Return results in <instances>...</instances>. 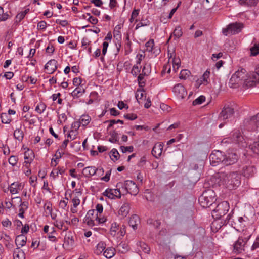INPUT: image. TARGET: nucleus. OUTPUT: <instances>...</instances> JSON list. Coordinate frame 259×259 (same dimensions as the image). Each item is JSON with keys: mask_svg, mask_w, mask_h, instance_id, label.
<instances>
[{"mask_svg": "<svg viewBox=\"0 0 259 259\" xmlns=\"http://www.w3.org/2000/svg\"><path fill=\"white\" fill-rule=\"evenodd\" d=\"M106 247V244L105 242L101 241L99 242L96 246L94 250V253L97 255H100L104 252Z\"/></svg>", "mask_w": 259, "mask_h": 259, "instance_id": "27", "label": "nucleus"}, {"mask_svg": "<svg viewBox=\"0 0 259 259\" xmlns=\"http://www.w3.org/2000/svg\"><path fill=\"white\" fill-rule=\"evenodd\" d=\"M56 233L54 228H52V231L48 234V238L49 240L52 242H56L57 239L56 237L53 235Z\"/></svg>", "mask_w": 259, "mask_h": 259, "instance_id": "51", "label": "nucleus"}, {"mask_svg": "<svg viewBox=\"0 0 259 259\" xmlns=\"http://www.w3.org/2000/svg\"><path fill=\"white\" fill-rule=\"evenodd\" d=\"M116 187L121 188L123 195L130 193L136 195L139 192V189L135 183L131 180H126L117 183Z\"/></svg>", "mask_w": 259, "mask_h": 259, "instance_id": "2", "label": "nucleus"}, {"mask_svg": "<svg viewBox=\"0 0 259 259\" xmlns=\"http://www.w3.org/2000/svg\"><path fill=\"white\" fill-rule=\"evenodd\" d=\"M14 136L17 140L22 141L24 137V134L21 129L18 128L14 131Z\"/></svg>", "mask_w": 259, "mask_h": 259, "instance_id": "38", "label": "nucleus"}, {"mask_svg": "<svg viewBox=\"0 0 259 259\" xmlns=\"http://www.w3.org/2000/svg\"><path fill=\"white\" fill-rule=\"evenodd\" d=\"M237 221L241 228L244 227L245 226L246 223L247 222V220H245V218L242 217H238Z\"/></svg>", "mask_w": 259, "mask_h": 259, "instance_id": "60", "label": "nucleus"}, {"mask_svg": "<svg viewBox=\"0 0 259 259\" xmlns=\"http://www.w3.org/2000/svg\"><path fill=\"white\" fill-rule=\"evenodd\" d=\"M229 204L227 201H223L219 203L212 211V217L220 219L224 216L229 210Z\"/></svg>", "mask_w": 259, "mask_h": 259, "instance_id": "5", "label": "nucleus"}, {"mask_svg": "<svg viewBox=\"0 0 259 259\" xmlns=\"http://www.w3.org/2000/svg\"><path fill=\"white\" fill-rule=\"evenodd\" d=\"M24 186V184L22 183L18 182L12 183L8 187V189L11 194H16L22 190Z\"/></svg>", "mask_w": 259, "mask_h": 259, "instance_id": "17", "label": "nucleus"}, {"mask_svg": "<svg viewBox=\"0 0 259 259\" xmlns=\"http://www.w3.org/2000/svg\"><path fill=\"white\" fill-rule=\"evenodd\" d=\"M98 219V214L95 210L92 209L88 211L86 214L83 222L90 227L96 225V219Z\"/></svg>", "mask_w": 259, "mask_h": 259, "instance_id": "10", "label": "nucleus"}, {"mask_svg": "<svg viewBox=\"0 0 259 259\" xmlns=\"http://www.w3.org/2000/svg\"><path fill=\"white\" fill-rule=\"evenodd\" d=\"M111 155L110 157H111V159L113 161H116L119 158V154L118 152V151L115 149H113L111 151Z\"/></svg>", "mask_w": 259, "mask_h": 259, "instance_id": "45", "label": "nucleus"}, {"mask_svg": "<svg viewBox=\"0 0 259 259\" xmlns=\"http://www.w3.org/2000/svg\"><path fill=\"white\" fill-rule=\"evenodd\" d=\"M55 48L51 44H49L48 47L46 49V52L48 55H52L54 52Z\"/></svg>", "mask_w": 259, "mask_h": 259, "instance_id": "59", "label": "nucleus"}, {"mask_svg": "<svg viewBox=\"0 0 259 259\" xmlns=\"http://www.w3.org/2000/svg\"><path fill=\"white\" fill-rule=\"evenodd\" d=\"M27 242V237L23 235H19L16 237L15 242L17 248H21L26 245Z\"/></svg>", "mask_w": 259, "mask_h": 259, "instance_id": "21", "label": "nucleus"}, {"mask_svg": "<svg viewBox=\"0 0 259 259\" xmlns=\"http://www.w3.org/2000/svg\"><path fill=\"white\" fill-rule=\"evenodd\" d=\"M14 259H25L24 252L20 248H16L13 251Z\"/></svg>", "mask_w": 259, "mask_h": 259, "instance_id": "26", "label": "nucleus"}, {"mask_svg": "<svg viewBox=\"0 0 259 259\" xmlns=\"http://www.w3.org/2000/svg\"><path fill=\"white\" fill-rule=\"evenodd\" d=\"M77 134L78 132H75V131L70 130L67 137L68 138H69L71 140H73L76 138Z\"/></svg>", "mask_w": 259, "mask_h": 259, "instance_id": "64", "label": "nucleus"}, {"mask_svg": "<svg viewBox=\"0 0 259 259\" xmlns=\"http://www.w3.org/2000/svg\"><path fill=\"white\" fill-rule=\"evenodd\" d=\"M164 144L163 143H157L154 146L151 153L154 157L158 158L161 155Z\"/></svg>", "mask_w": 259, "mask_h": 259, "instance_id": "19", "label": "nucleus"}, {"mask_svg": "<svg viewBox=\"0 0 259 259\" xmlns=\"http://www.w3.org/2000/svg\"><path fill=\"white\" fill-rule=\"evenodd\" d=\"M24 159L27 161H25L26 163H30L33 159L34 155L32 151L28 150L27 151L25 152L24 154Z\"/></svg>", "mask_w": 259, "mask_h": 259, "instance_id": "32", "label": "nucleus"}, {"mask_svg": "<svg viewBox=\"0 0 259 259\" xmlns=\"http://www.w3.org/2000/svg\"><path fill=\"white\" fill-rule=\"evenodd\" d=\"M118 140L119 139L118 134L115 132H113L112 135H111V137L109 138V141L111 143H114L118 141Z\"/></svg>", "mask_w": 259, "mask_h": 259, "instance_id": "55", "label": "nucleus"}, {"mask_svg": "<svg viewBox=\"0 0 259 259\" xmlns=\"http://www.w3.org/2000/svg\"><path fill=\"white\" fill-rule=\"evenodd\" d=\"M115 254V249L113 247H108L104 251L103 254L107 258H112Z\"/></svg>", "mask_w": 259, "mask_h": 259, "instance_id": "29", "label": "nucleus"}, {"mask_svg": "<svg viewBox=\"0 0 259 259\" xmlns=\"http://www.w3.org/2000/svg\"><path fill=\"white\" fill-rule=\"evenodd\" d=\"M190 74V71L187 69H184L180 72L179 77L182 79H186L189 76Z\"/></svg>", "mask_w": 259, "mask_h": 259, "instance_id": "43", "label": "nucleus"}, {"mask_svg": "<svg viewBox=\"0 0 259 259\" xmlns=\"http://www.w3.org/2000/svg\"><path fill=\"white\" fill-rule=\"evenodd\" d=\"M57 61L55 59L49 61L45 66V69L48 74L53 73L57 68Z\"/></svg>", "mask_w": 259, "mask_h": 259, "instance_id": "18", "label": "nucleus"}, {"mask_svg": "<svg viewBox=\"0 0 259 259\" xmlns=\"http://www.w3.org/2000/svg\"><path fill=\"white\" fill-rule=\"evenodd\" d=\"M173 70L177 72L181 66V61L179 58L174 57L171 59Z\"/></svg>", "mask_w": 259, "mask_h": 259, "instance_id": "36", "label": "nucleus"}, {"mask_svg": "<svg viewBox=\"0 0 259 259\" xmlns=\"http://www.w3.org/2000/svg\"><path fill=\"white\" fill-rule=\"evenodd\" d=\"M54 225L59 230L66 231L68 229L67 225L65 224L64 220L57 219L53 223Z\"/></svg>", "mask_w": 259, "mask_h": 259, "instance_id": "24", "label": "nucleus"}, {"mask_svg": "<svg viewBox=\"0 0 259 259\" xmlns=\"http://www.w3.org/2000/svg\"><path fill=\"white\" fill-rule=\"evenodd\" d=\"M137 245L138 247V249L139 251L142 250L145 253H149L150 251V248L149 247L148 245L145 243L144 242L140 241L137 243Z\"/></svg>", "mask_w": 259, "mask_h": 259, "instance_id": "28", "label": "nucleus"}, {"mask_svg": "<svg viewBox=\"0 0 259 259\" xmlns=\"http://www.w3.org/2000/svg\"><path fill=\"white\" fill-rule=\"evenodd\" d=\"M98 171L103 173L104 169L103 168H96L95 166H88L82 169V173L85 178H90Z\"/></svg>", "mask_w": 259, "mask_h": 259, "instance_id": "14", "label": "nucleus"}, {"mask_svg": "<svg viewBox=\"0 0 259 259\" xmlns=\"http://www.w3.org/2000/svg\"><path fill=\"white\" fill-rule=\"evenodd\" d=\"M245 124L249 130L259 132V113L247 119Z\"/></svg>", "mask_w": 259, "mask_h": 259, "instance_id": "9", "label": "nucleus"}, {"mask_svg": "<svg viewBox=\"0 0 259 259\" xmlns=\"http://www.w3.org/2000/svg\"><path fill=\"white\" fill-rule=\"evenodd\" d=\"M62 72L59 71L57 72V73L56 74L55 76H53L49 79L50 83L51 84L56 83L57 79H59L60 76H62Z\"/></svg>", "mask_w": 259, "mask_h": 259, "instance_id": "46", "label": "nucleus"}, {"mask_svg": "<svg viewBox=\"0 0 259 259\" xmlns=\"http://www.w3.org/2000/svg\"><path fill=\"white\" fill-rule=\"evenodd\" d=\"M243 137L241 136L240 132L237 130L233 132L231 137L224 139L223 140V142L224 143H239L241 141L242 139H243Z\"/></svg>", "mask_w": 259, "mask_h": 259, "instance_id": "13", "label": "nucleus"}, {"mask_svg": "<svg viewBox=\"0 0 259 259\" xmlns=\"http://www.w3.org/2000/svg\"><path fill=\"white\" fill-rule=\"evenodd\" d=\"M47 23L45 21H41L37 24V28L40 30H45L47 27Z\"/></svg>", "mask_w": 259, "mask_h": 259, "instance_id": "62", "label": "nucleus"}, {"mask_svg": "<svg viewBox=\"0 0 259 259\" xmlns=\"http://www.w3.org/2000/svg\"><path fill=\"white\" fill-rule=\"evenodd\" d=\"M126 233L125 231V227L124 225H122L120 227H119L118 232L117 234V237L120 238L121 237H123Z\"/></svg>", "mask_w": 259, "mask_h": 259, "instance_id": "56", "label": "nucleus"}, {"mask_svg": "<svg viewBox=\"0 0 259 259\" xmlns=\"http://www.w3.org/2000/svg\"><path fill=\"white\" fill-rule=\"evenodd\" d=\"M210 162L213 166L222 163L223 164L224 160V154L223 152L219 150H214L210 155L209 156Z\"/></svg>", "mask_w": 259, "mask_h": 259, "instance_id": "8", "label": "nucleus"}, {"mask_svg": "<svg viewBox=\"0 0 259 259\" xmlns=\"http://www.w3.org/2000/svg\"><path fill=\"white\" fill-rule=\"evenodd\" d=\"M140 223V219L139 217L136 214L133 215L129 220V225L134 229L136 230L138 228V226Z\"/></svg>", "mask_w": 259, "mask_h": 259, "instance_id": "23", "label": "nucleus"}, {"mask_svg": "<svg viewBox=\"0 0 259 259\" xmlns=\"http://www.w3.org/2000/svg\"><path fill=\"white\" fill-rule=\"evenodd\" d=\"M210 72L207 70L203 74L202 77L196 81V84L199 87L201 84L207 85L210 82L209 76Z\"/></svg>", "mask_w": 259, "mask_h": 259, "instance_id": "20", "label": "nucleus"}, {"mask_svg": "<svg viewBox=\"0 0 259 259\" xmlns=\"http://www.w3.org/2000/svg\"><path fill=\"white\" fill-rule=\"evenodd\" d=\"M140 72V68H139L137 65H134L132 69L131 73L132 74L136 77Z\"/></svg>", "mask_w": 259, "mask_h": 259, "instance_id": "53", "label": "nucleus"}, {"mask_svg": "<svg viewBox=\"0 0 259 259\" xmlns=\"http://www.w3.org/2000/svg\"><path fill=\"white\" fill-rule=\"evenodd\" d=\"M144 96H145V93L143 89H138L137 90L135 97L138 101L139 99H142Z\"/></svg>", "mask_w": 259, "mask_h": 259, "instance_id": "47", "label": "nucleus"}, {"mask_svg": "<svg viewBox=\"0 0 259 259\" xmlns=\"http://www.w3.org/2000/svg\"><path fill=\"white\" fill-rule=\"evenodd\" d=\"M205 97L204 96H200L193 101V105L195 106L201 104L203 102L205 101Z\"/></svg>", "mask_w": 259, "mask_h": 259, "instance_id": "49", "label": "nucleus"}, {"mask_svg": "<svg viewBox=\"0 0 259 259\" xmlns=\"http://www.w3.org/2000/svg\"><path fill=\"white\" fill-rule=\"evenodd\" d=\"M130 210V204L126 202L124 203L118 211V214L121 216L122 218H124L128 215Z\"/></svg>", "mask_w": 259, "mask_h": 259, "instance_id": "22", "label": "nucleus"}, {"mask_svg": "<svg viewBox=\"0 0 259 259\" xmlns=\"http://www.w3.org/2000/svg\"><path fill=\"white\" fill-rule=\"evenodd\" d=\"M46 108V105L42 103L38 104L35 108V111L39 114H41Z\"/></svg>", "mask_w": 259, "mask_h": 259, "instance_id": "42", "label": "nucleus"}, {"mask_svg": "<svg viewBox=\"0 0 259 259\" xmlns=\"http://www.w3.org/2000/svg\"><path fill=\"white\" fill-rule=\"evenodd\" d=\"M146 76L145 74H144L143 73H141L139 74L138 76L137 80L138 82V84L140 88H143V87L145 85L146 80L145 79V76Z\"/></svg>", "mask_w": 259, "mask_h": 259, "instance_id": "35", "label": "nucleus"}, {"mask_svg": "<svg viewBox=\"0 0 259 259\" xmlns=\"http://www.w3.org/2000/svg\"><path fill=\"white\" fill-rule=\"evenodd\" d=\"M238 156L235 153H228L226 155H224V160L223 165H230L236 163L238 159Z\"/></svg>", "mask_w": 259, "mask_h": 259, "instance_id": "16", "label": "nucleus"}, {"mask_svg": "<svg viewBox=\"0 0 259 259\" xmlns=\"http://www.w3.org/2000/svg\"><path fill=\"white\" fill-rule=\"evenodd\" d=\"M29 11V9H27L25 10L22 11L17 14L14 19V24H18V23L24 18L27 13Z\"/></svg>", "mask_w": 259, "mask_h": 259, "instance_id": "25", "label": "nucleus"}, {"mask_svg": "<svg viewBox=\"0 0 259 259\" xmlns=\"http://www.w3.org/2000/svg\"><path fill=\"white\" fill-rule=\"evenodd\" d=\"M65 172V170L63 168H58L57 169L53 170L50 176L54 177L55 179L56 176H58L59 174H63Z\"/></svg>", "mask_w": 259, "mask_h": 259, "instance_id": "50", "label": "nucleus"}, {"mask_svg": "<svg viewBox=\"0 0 259 259\" xmlns=\"http://www.w3.org/2000/svg\"><path fill=\"white\" fill-rule=\"evenodd\" d=\"M250 55L255 56L259 54V45L255 44L250 48Z\"/></svg>", "mask_w": 259, "mask_h": 259, "instance_id": "41", "label": "nucleus"}, {"mask_svg": "<svg viewBox=\"0 0 259 259\" xmlns=\"http://www.w3.org/2000/svg\"><path fill=\"white\" fill-rule=\"evenodd\" d=\"M52 205L50 202H47L44 205V208L45 210H48V213L49 214L52 212Z\"/></svg>", "mask_w": 259, "mask_h": 259, "instance_id": "58", "label": "nucleus"}, {"mask_svg": "<svg viewBox=\"0 0 259 259\" xmlns=\"http://www.w3.org/2000/svg\"><path fill=\"white\" fill-rule=\"evenodd\" d=\"M251 235L248 237L240 236L235 242L233 246V251L237 254L241 253L245 250V246L249 240Z\"/></svg>", "mask_w": 259, "mask_h": 259, "instance_id": "7", "label": "nucleus"}, {"mask_svg": "<svg viewBox=\"0 0 259 259\" xmlns=\"http://www.w3.org/2000/svg\"><path fill=\"white\" fill-rule=\"evenodd\" d=\"M119 229V226L118 224L114 222L111 224V228H110V234L113 236H117V233L118 232Z\"/></svg>", "mask_w": 259, "mask_h": 259, "instance_id": "34", "label": "nucleus"}, {"mask_svg": "<svg viewBox=\"0 0 259 259\" xmlns=\"http://www.w3.org/2000/svg\"><path fill=\"white\" fill-rule=\"evenodd\" d=\"M154 41L153 39H150L145 44L146 50L149 52L153 53V54L158 53L157 51H154Z\"/></svg>", "mask_w": 259, "mask_h": 259, "instance_id": "30", "label": "nucleus"}, {"mask_svg": "<svg viewBox=\"0 0 259 259\" xmlns=\"http://www.w3.org/2000/svg\"><path fill=\"white\" fill-rule=\"evenodd\" d=\"M172 91L179 99H183L187 95L186 89L180 83L175 85L173 88Z\"/></svg>", "mask_w": 259, "mask_h": 259, "instance_id": "15", "label": "nucleus"}, {"mask_svg": "<svg viewBox=\"0 0 259 259\" xmlns=\"http://www.w3.org/2000/svg\"><path fill=\"white\" fill-rule=\"evenodd\" d=\"M91 43V41L87 37H83L81 40V47L85 49Z\"/></svg>", "mask_w": 259, "mask_h": 259, "instance_id": "63", "label": "nucleus"}, {"mask_svg": "<svg viewBox=\"0 0 259 259\" xmlns=\"http://www.w3.org/2000/svg\"><path fill=\"white\" fill-rule=\"evenodd\" d=\"M84 92V89L81 87H76L71 93L72 96L74 97H78L81 96Z\"/></svg>", "mask_w": 259, "mask_h": 259, "instance_id": "33", "label": "nucleus"}, {"mask_svg": "<svg viewBox=\"0 0 259 259\" xmlns=\"http://www.w3.org/2000/svg\"><path fill=\"white\" fill-rule=\"evenodd\" d=\"M151 72V65L150 64H145L143 66L142 73L146 75H148Z\"/></svg>", "mask_w": 259, "mask_h": 259, "instance_id": "48", "label": "nucleus"}, {"mask_svg": "<svg viewBox=\"0 0 259 259\" xmlns=\"http://www.w3.org/2000/svg\"><path fill=\"white\" fill-rule=\"evenodd\" d=\"M243 28V25L242 23H232L227 25L225 28H223L222 33L225 36L234 35L240 32Z\"/></svg>", "mask_w": 259, "mask_h": 259, "instance_id": "6", "label": "nucleus"}, {"mask_svg": "<svg viewBox=\"0 0 259 259\" xmlns=\"http://www.w3.org/2000/svg\"><path fill=\"white\" fill-rule=\"evenodd\" d=\"M250 251L252 252L259 251V237H256L250 247Z\"/></svg>", "mask_w": 259, "mask_h": 259, "instance_id": "40", "label": "nucleus"}, {"mask_svg": "<svg viewBox=\"0 0 259 259\" xmlns=\"http://www.w3.org/2000/svg\"><path fill=\"white\" fill-rule=\"evenodd\" d=\"M64 239L68 244L72 245L74 243V240L73 239V237L71 236L70 234L66 235L65 236Z\"/></svg>", "mask_w": 259, "mask_h": 259, "instance_id": "61", "label": "nucleus"}, {"mask_svg": "<svg viewBox=\"0 0 259 259\" xmlns=\"http://www.w3.org/2000/svg\"><path fill=\"white\" fill-rule=\"evenodd\" d=\"M252 81L259 83V65L256 66L255 71L252 75Z\"/></svg>", "mask_w": 259, "mask_h": 259, "instance_id": "39", "label": "nucleus"}, {"mask_svg": "<svg viewBox=\"0 0 259 259\" xmlns=\"http://www.w3.org/2000/svg\"><path fill=\"white\" fill-rule=\"evenodd\" d=\"M221 183L229 189H234L240 184V177L237 172H230L229 174H222Z\"/></svg>", "mask_w": 259, "mask_h": 259, "instance_id": "1", "label": "nucleus"}, {"mask_svg": "<svg viewBox=\"0 0 259 259\" xmlns=\"http://www.w3.org/2000/svg\"><path fill=\"white\" fill-rule=\"evenodd\" d=\"M80 123L79 121L73 122L71 125V130L75 131V132H78V130L80 126Z\"/></svg>", "mask_w": 259, "mask_h": 259, "instance_id": "54", "label": "nucleus"}, {"mask_svg": "<svg viewBox=\"0 0 259 259\" xmlns=\"http://www.w3.org/2000/svg\"><path fill=\"white\" fill-rule=\"evenodd\" d=\"M249 147L254 153H259V141L254 142L249 146Z\"/></svg>", "mask_w": 259, "mask_h": 259, "instance_id": "44", "label": "nucleus"}, {"mask_svg": "<svg viewBox=\"0 0 259 259\" xmlns=\"http://www.w3.org/2000/svg\"><path fill=\"white\" fill-rule=\"evenodd\" d=\"M120 149L122 153H126L127 152H132L134 151V147L133 146H130L127 147L121 146H120Z\"/></svg>", "mask_w": 259, "mask_h": 259, "instance_id": "57", "label": "nucleus"}, {"mask_svg": "<svg viewBox=\"0 0 259 259\" xmlns=\"http://www.w3.org/2000/svg\"><path fill=\"white\" fill-rule=\"evenodd\" d=\"M18 160V158L16 156L12 155L8 159V162L12 166H14L16 165L17 162Z\"/></svg>", "mask_w": 259, "mask_h": 259, "instance_id": "52", "label": "nucleus"}, {"mask_svg": "<svg viewBox=\"0 0 259 259\" xmlns=\"http://www.w3.org/2000/svg\"><path fill=\"white\" fill-rule=\"evenodd\" d=\"M172 35L175 37V39H178L183 35V31L180 26L176 27L173 31Z\"/></svg>", "mask_w": 259, "mask_h": 259, "instance_id": "37", "label": "nucleus"}, {"mask_svg": "<svg viewBox=\"0 0 259 259\" xmlns=\"http://www.w3.org/2000/svg\"><path fill=\"white\" fill-rule=\"evenodd\" d=\"M234 114V109L227 106L224 107L219 115V120H225L232 118Z\"/></svg>", "mask_w": 259, "mask_h": 259, "instance_id": "12", "label": "nucleus"}, {"mask_svg": "<svg viewBox=\"0 0 259 259\" xmlns=\"http://www.w3.org/2000/svg\"><path fill=\"white\" fill-rule=\"evenodd\" d=\"M116 189H107L104 192L103 195L109 199H115L120 198L122 191L121 188L116 187Z\"/></svg>", "mask_w": 259, "mask_h": 259, "instance_id": "11", "label": "nucleus"}, {"mask_svg": "<svg viewBox=\"0 0 259 259\" xmlns=\"http://www.w3.org/2000/svg\"><path fill=\"white\" fill-rule=\"evenodd\" d=\"M215 194L213 190L208 189L203 192L199 198V202L203 207H209L215 201Z\"/></svg>", "mask_w": 259, "mask_h": 259, "instance_id": "3", "label": "nucleus"}, {"mask_svg": "<svg viewBox=\"0 0 259 259\" xmlns=\"http://www.w3.org/2000/svg\"><path fill=\"white\" fill-rule=\"evenodd\" d=\"M91 120V117L88 115H83L80 117L79 122L81 125L84 126L90 122Z\"/></svg>", "mask_w": 259, "mask_h": 259, "instance_id": "31", "label": "nucleus"}, {"mask_svg": "<svg viewBox=\"0 0 259 259\" xmlns=\"http://www.w3.org/2000/svg\"><path fill=\"white\" fill-rule=\"evenodd\" d=\"M246 78V71L244 68H240L231 76L229 80V85L231 88H236L241 84Z\"/></svg>", "mask_w": 259, "mask_h": 259, "instance_id": "4", "label": "nucleus"}]
</instances>
